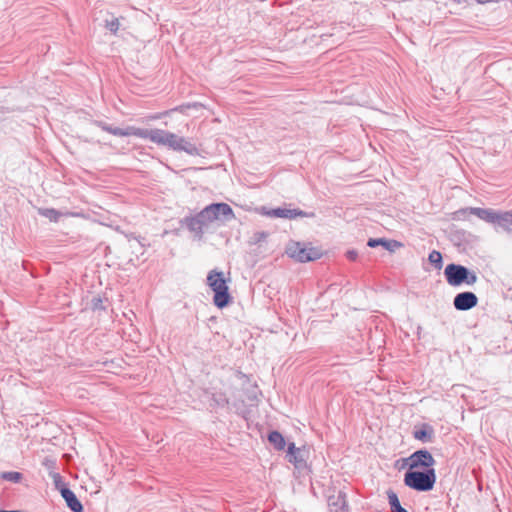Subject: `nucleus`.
<instances>
[{
  "label": "nucleus",
  "instance_id": "obj_1",
  "mask_svg": "<svg viewBox=\"0 0 512 512\" xmlns=\"http://www.w3.org/2000/svg\"><path fill=\"white\" fill-rule=\"evenodd\" d=\"M435 483V469H425L423 471L407 470L404 474V484L418 492L431 491Z\"/></svg>",
  "mask_w": 512,
  "mask_h": 512
},
{
  "label": "nucleus",
  "instance_id": "obj_2",
  "mask_svg": "<svg viewBox=\"0 0 512 512\" xmlns=\"http://www.w3.org/2000/svg\"><path fill=\"white\" fill-rule=\"evenodd\" d=\"M207 284L214 292V305L220 309L226 307L231 301V296L223 272L210 271L207 276Z\"/></svg>",
  "mask_w": 512,
  "mask_h": 512
},
{
  "label": "nucleus",
  "instance_id": "obj_3",
  "mask_svg": "<svg viewBox=\"0 0 512 512\" xmlns=\"http://www.w3.org/2000/svg\"><path fill=\"white\" fill-rule=\"evenodd\" d=\"M446 281L451 286H460L462 284L473 285L478 277L476 273L460 264H448L444 269Z\"/></svg>",
  "mask_w": 512,
  "mask_h": 512
},
{
  "label": "nucleus",
  "instance_id": "obj_4",
  "mask_svg": "<svg viewBox=\"0 0 512 512\" xmlns=\"http://www.w3.org/2000/svg\"><path fill=\"white\" fill-rule=\"evenodd\" d=\"M286 253L289 257L297 260L298 262H308L314 261L321 257V252L319 249L314 247H306L299 242H293L290 244Z\"/></svg>",
  "mask_w": 512,
  "mask_h": 512
},
{
  "label": "nucleus",
  "instance_id": "obj_5",
  "mask_svg": "<svg viewBox=\"0 0 512 512\" xmlns=\"http://www.w3.org/2000/svg\"><path fill=\"white\" fill-rule=\"evenodd\" d=\"M404 461L409 467L408 470H415L417 468L434 469L433 466L436 462L432 454L426 449L413 452Z\"/></svg>",
  "mask_w": 512,
  "mask_h": 512
},
{
  "label": "nucleus",
  "instance_id": "obj_6",
  "mask_svg": "<svg viewBox=\"0 0 512 512\" xmlns=\"http://www.w3.org/2000/svg\"><path fill=\"white\" fill-rule=\"evenodd\" d=\"M203 210L210 223L219 220L221 217L224 220H230L235 217L232 208L226 203H212Z\"/></svg>",
  "mask_w": 512,
  "mask_h": 512
},
{
  "label": "nucleus",
  "instance_id": "obj_7",
  "mask_svg": "<svg viewBox=\"0 0 512 512\" xmlns=\"http://www.w3.org/2000/svg\"><path fill=\"white\" fill-rule=\"evenodd\" d=\"M259 213L271 218H285V219H294L296 217H306L308 214L300 209H288V208H274L268 209L266 207H261L259 209Z\"/></svg>",
  "mask_w": 512,
  "mask_h": 512
},
{
  "label": "nucleus",
  "instance_id": "obj_8",
  "mask_svg": "<svg viewBox=\"0 0 512 512\" xmlns=\"http://www.w3.org/2000/svg\"><path fill=\"white\" fill-rule=\"evenodd\" d=\"M496 212V210L490 208L469 207L459 209L455 212V215L460 218V216H465L467 213H470L487 223L493 224Z\"/></svg>",
  "mask_w": 512,
  "mask_h": 512
},
{
  "label": "nucleus",
  "instance_id": "obj_9",
  "mask_svg": "<svg viewBox=\"0 0 512 512\" xmlns=\"http://www.w3.org/2000/svg\"><path fill=\"white\" fill-rule=\"evenodd\" d=\"M496 212V210L490 208L469 207L459 209L455 212V215L460 218V216H465L467 213H470L487 223L493 224Z\"/></svg>",
  "mask_w": 512,
  "mask_h": 512
},
{
  "label": "nucleus",
  "instance_id": "obj_10",
  "mask_svg": "<svg viewBox=\"0 0 512 512\" xmlns=\"http://www.w3.org/2000/svg\"><path fill=\"white\" fill-rule=\"evenodd\" d=\"M478 304L477 296L470 291L458 293L453 299V305L458 311H467Z\"/></svg>",
  "mask_w": 512,
  "mask_h": 512
},
{
  "label": "nucleus",
  "instance_id": "obj_11",
  "mask_svg": "<svg viewBox=\"0 0 512 512\" xmlns=\"http://www.w3.org/2000/svg\"><path fill=\"white\" fill-rule=\"evenodd\" d=\"M306 456L307 451L305 447L299 448L296 447L293 442L289 443L288 450H287V458L288 461L297 469H302L306 466Z\"/></svg>",
  "mask_w": 512,
  "mask_h": 512
},
{
  "label": "nucleus",
  "instance_id": "obj_12",
  "mask_svg": "<svg viewBox=\"0 0 512 512\" xmlns=\"http://www.w3.org/2000/svg\"><path fill=\"white\" fill-rule=\"evenodd\" d=\"M177 135L162 129H155L151 135V141L158 145L166 146L170 149H174L176 145Z\"/></svg>",
  "mask_w": 512,
  "mask_h": 512
},
{
  "label": "nucleus",
  "instance_id": "obj_13",
  "mask_svg": "<svg viewBox=\"0 0 512 512\" xmlns=\"http://www.w3.org/2000/svg\"><path fill=\"white\" fill-rule=\"evenodd\" d=\"M434 428L428 423H422L420 425H416L412 432L413 437L421 441L423 443H429L433 441L434 438Z\"/></svg>",
  "mask_w": 512,
  "mask_h": 512
},
{
  "label": "nucleus",
  "instance_id": "obj_14",
  "mask_svg": "<svg viewBox=\"0 0 512 512\" xmlns=\"http://www.w3.org/2000/svg\"><path fill=\"white\" fill-rule=\"evenodd\" d=\"M328 506L330 512H349L346 493L339 491L337 495L330 496Z\"/></svg>",
  "mask_w": 512,
  "mask_h": 512
},
{
  "label": "nucleus",
  "instance_id": "obj_15",
  "mask_svg": "<svg viewBox=\"0 0 512 512\" xmlns=\"http://www.w3.org/2000/svg\"><path fill=\"white\" fill-rule=\"evenodd\" d=\"M493 224L498 225L504 231L512 235V210L497 211Z\"/></svg>",
  "mask_w": 512,
  "mask_h": 512
},
{
  "label": "nucleus",
  "instance_id": "obj_16",
  "mask_svg": "<svg viewBox=\"0 0 512 512\" xmlns=\"http://www.w3.org/2000/svg\"><path fill=\"white\" fill-rule=\"evenodd\" d=\"M174 151H184L191 156L199 155V149L197 146L192 143L189 139L178 136L176 137V145L174 146Z\"/></svg>",
  "mask_w": 512,
  "mask_h": 512
},
{
  "label": "nucleus",
  "instance_id": "obj_17",
  "mask_svg": "<svg viewBox=\"0 0 512 512\" xmlns=\"http://www.w3.org/2000/svg\"><path fill=\"white\" fill-rule=\"evenodd\" d=\"M43 465L50 471L49 475L53 480L55 488L61 493V489H68L63 477L54 471L55 462L49 459H45Z\"/></svg>",
  "mask_w": 512,
  "mask_h": 512
},
{
  "label": "nucleus",
  "instance_id": "obj_18",
  "mask_svg": "<svg viewBox=\"0 0 512 512\" xmlns=\"http://www.w3.org/2000/svg\"><path fill=\"white\" fill-rule=\"evenodd\" d=\"M61 496L66 502V505L73 512H82L83 506L76 497L75 493L70 489H61Z\"/></svg>",
  "mask_w": 512,
  "mask_h": 512
},
{
  "label": "nucleus",
  "instance_id": "obj_19",
  "mask_svg": "<svg viewBox=\"0 0 512 512\" xmlns=\"http://www.w3.org/2000/svg\"><path fill=\"white\" fill-rule=\"evenodd\" d=\"M195 216H188L182 220V224L187 227V229L193 232L199 238L203 235V225L199 222Z\"/></svg>",
  "mask_w": 512,
  "mask_h": 512
},
{
  "label": "nucleus",
  "instance_id": "obj_20",
  "mask_svg": "<svg viewBox=\"0 0 512 512\" xmlns=\"http://www.w3.org/2000/svg\"><path fill=\"white\" fill-rule=\"evenodd\" d=\"M268 440L277 450H283L286 445L284 437L278 431L270 432L268 435Z\"/></svg>",
  "mask_w": 512,
  "mask_h": 512
},
{
  "label": "nucleus",
  "instance_id": "obj_21",
  "mask_svg": "<svg viewBox=\"0 0 512 512\" xmlns=\"http://www.w3.org/2000/svg\"><path fill=\"white\" fill-rule=\"evenodd\" d=\"M38 214L49 219L51 222H58L61 217V212L54 208H38Z\"/></svg>",
  "mask_w": 512,
  "mask_h": 512
},
{
  "label": "nucleus",
  "instance_id": "obj_22",
  "mask_svg": "<svg viewBox=\"0 0 512 512\" xmlns=\"http://www.w3.org/2000/svg\"><path fill=\"white\" fill-rule=\"evenodd\" d=\"M23 479V474L17 471H5L0 473V480L19 483Z\"/></svg>",
  "mask_w": 512,
  "mask_h": 512
},
{
  "label": "nucleus",
  "instance_id": "obj_23",
  "mask_svg": "<svg viewBox=\"0 0 512 512\" xmlns=\"http://www.w3.org/2000/svg\"><path fill=\"white\" fill-rule=\"evenodd\" d=\"M96 125L99 126L102 130L104 131H107L113 135H119V136H126L128 135V131L127 130H124V129H121V128H117V127H112V126H109L107 125L106 123L104 122H96Z\"/></svg>",
  "mask_w": 512,
  "mask_h": 512
},
{
  "label": "nucleus",
  "instance_id": "obj_24",
  "mask_svg": "<svg viewBox=\"0 0 512 512\" xmlns=\"http://www.w3.org/2000/svg\"><path fill=\"white\" fill-rule=\"evenodd\" d=\"M88 305L89 308L94 312L104 311L106 309L105 300L102 299L99 295L93 296Z\"/></svg>",
  "mask_w": 512,
  "mask_h": 512
},
{
  "label": "nucleus",
  "instance_id": "obj_25",
  "mask_svg": "<svg viewBox=\"0 0 512 512\" xmlns=\"http://www.w3.org/2000/svg\"><path fill=\"white\" fill-rule=\"evenodd\" d=\"M155 131V129H141V128H134L130 127V135L139 136L141 138L149 139L151 140V135Z\"/></svg>",
  "mask_w": 512,
  "mask_h": 512
},
{
  "label": "nucleus",
  "instance_id": "obj_26",
  "mask_svg": "<svg viewBox=\"0 0 512 512\" xmlns=\"http://www.w3.org/2000/svg\"><path fill=\"white\" fill-rule=\"evenodd\" d=\"M387 496H388V501H389L391 512H394L399 507H402L400 504L399 498L395 492H393L392 490H389L387 492Z\"/></svg>",
  "mask_w": 512,
  "mask_h": 512
},
{
  "label": "nucleus",
  "instance_id": "obj_27",
  "mask_svg": "<svg viewBox=\"0 0 512 512\" xmlns=\"http://www.w3.org/2000/svg\"><path fill=\"white\" fill-rule=\"evenodd\" d=\"M212 402L219 407H224L229 403L228 398L222 392L213 393L211 397Z\"/></svg>",
  "mask_w": 512,
  "mask_h": 512
},
{
  "label": "nucleus",
  "instance_id": "obj_28",
  "mask_svg": "<svg viewBox=\"0 0 512 512\" xmlns=\"http://www.w3.org/2000/svg\"><path fill=\"white\" fill-rule=\"evenodd\" d=\"M428 260L435 268L440 269L442 266V255L439 251L433 250L430 252Z\"/></svg>",
  "mask_w": 512,
  "mask_h": 512
},
{
  "label": "nucleus",
  "instance_id": "obj_29",
  "mask_svg": "<svg viewBox=\"0 0 512 512\" xmlns=\"http://www.w3.org/2000/svg\"><path fill=\"white\" fill-rule=\"evenodd\" d=\"M105 27L113 33H116L119 29V20L118 18H112L111 20L105 21Z\"/></svg>",
  "mask_w": 512,
  "mask_h": 512
},
{
  "label": "nucleus",
  "instance_id": "obj_30",
  "mask_svg": "<svg viewBox=\"0 0 512 512\" xmlns=\"http://www.w3.org/2000/svg\"><path fill=\"white\" fill-rule=\"evenodd\" d=\"M195 217L200 220L199 222L203 225V227L210 223L203 209L198 214H196Z\"/></svg>",
  "mask_w": 512,
  "mask_h": 512
},
{
  "label": "nucleus",
  "instance_id": "obj_31",
  "mask_svg": "<svg viewBox=\"0 0 512 512\" xmlns=\"http://www.w3.org/2000/svg\"><path fill=\"white\" fill-rule=\"evenodd\" d=\"M384 243H385V239H382V238L372 239V238H371V239H369V240H368L367 245H368L369 247L374 248V247H377V246H379V245H382V246H383V244H384Z\"/></svg>",
  "mask_w": 512,
  "mask_h": 512
},
{
  "label": "nucleus",
  "instance_id": "obj_32",
  "mask_svg": "<svg viewBox=\"0 0 512 512\" xmlns=\"http://www.w3.org/2000/svg\"><path fill=\"white\" fill-rule=\"evenodd\" d=\"M400 245L401 244L397 241H388V240H385V243L383 244V246L389 251H393V247L400 246Z\"/></svg>",
  "mask_w": 512,
  "mask_h": 512
},
{
  "label": "nucleus",
  "instance_id": "obj_33",
  "mask_svg": "<svg viewBox=\"0 0 512 512\" xmlns=\"http://www.w3.org/2000/svg\"><path fill=\"white\" fill-rule=\"evenodd\" d=\"M346 256L349 260L355 261L357 259L358 253L355 250H349L347 251Z\"/></svg>",
  "mask_w": 512,
  "mask_h": 512
},
{
  "label": "nucleus",
  "instance_id": "obj_34",
  "mask_svg": "<svg viewBox=\"0 0 512 512\" xmlns=\"http://www.w3.org/2000/svg\"><path fill=\"white\" fill-rule=\"evenodd\" d=\"M0 512H22V511H20V510H10V511H8V510H0Z\"/></svg>",
  "mask_w": 512,
  "mask_h": 512
}]
</instances>
